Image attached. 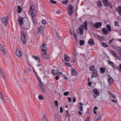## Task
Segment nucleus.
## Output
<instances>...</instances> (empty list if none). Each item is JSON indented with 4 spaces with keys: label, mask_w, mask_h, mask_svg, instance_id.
I'll list each match as a JSON object with an SVG mask.
<instances>
[{
    "label": "nucleus",
    "mask_w": 121,
    "mask_h": 121,
    "mask_svg": "<svg viewBox=\"0 0 121 121\" xmlns=\"http://www.w3.org/2000/svg\"><path fill=\"white\" fill-rule=\"evenodd\" d=\"M98 38L99 39L100 41H101L102 40V39L101 37L99 36H98Z\"/></svg>",
    "instance_id": "bf43d9fd"
},
{
    "label": "nucleus",
    "mask_w": 121,
    "mask_h": 121,
    "mask_svg": "<svg viewBox=\"0 0 121 121\" xmlns=\"http://www.w3.org/2000/svg\"><path fill=\"white\" fill-rule=\"evenodd\" d=\"M41 49L44 52H45L47 50V45L45 43H44L42 45Z\"/></svg>",
    "instance_id": "9d476101"
},
{
    "label": "nucleus",
    "mask_w": 121,
    "mask_h": 121,
    "mask_svg": "<svg viewBox=\"0 0 121 121\" xmlns=\"http://www.w3.org/2000/svg\"><path fill=\"white\" fill-rule=\"evenodd\" d=\"M18 21L19 23H23V22H25L24 21V19L23 18L21 17H19Z\"/></svg>",
    "instance_id": "dca6fc26"
},
{
    "label": "nucleus",
    "mask_w": 121,
    "mask_h": 121,
    "mask_svg": "<svg viewBox=\"0 0 121 121\" xmlns=\"http://www.w3.org/2000/svg\"><path fill=\"white\" fill-rule=\"evenodd\" d=\"M40 88L41 89L42 91L43 92H44L45 91L44 88L43 87V86H42Z\"/></svg>",
    "instance_id": "09e8293b"
},
{
    "label": "nucleus",
    "mask_w": 121,
    "mask_h": 121,
    "mask_svg": "<svg viewBox=\"0 0 121 121\" xmlns=\"http://www.w3.org/2000/svg\"><path fill=\"white\" fill-rule=\"evenodd\" d=\"M102 1L104 5L106 7L108 6V4L109 2H108V0H102Z\"/></svg>",
    "instance_id": "ddd939ff"
},
{
    "label": "nucleus",
    "mask_w": 121,
    "mask_h": 121,
    "mask_svg": "<svg viewBox=\"0 0 121 121\" xmlns=\"http://www.w3.org/2000/svg\"><path fill=\"white\" fill-rule=\"evenodd\" d=\"M111 53L112 54L113 56L115 57H116V56H117V55L116 52H115L114 51L112 50H111Z\"/></svg>",
    "instance_id": "b1692460"
},
{
    "label": "nucleus",
    "mask_w": 121,
    "mask_h": 121,
    "mask_svg": "<svg viewBox=\"0 0 121 121\" xmlns=\"http://www.w3.org/2000/svg\"><path fill=\"white\" fill-rule=\"evenodd\" d=\"M108 79L109 83L110 84H112L113 82V80L112 78L111 77H109Z\"/></svg>",
    "instance_id": "4468645a"
},
{
    "label": "nucleus",
    "mask_w": 121,
    "mask_h": 121,
    "mask_svg": "<svg viewBox=\"0 0 121 121\" xmlns=\"http://www.w3.org/2000/svg\"><path fill=\"white\" fill-rule=\"evenodd\" d=\"M35 7L34 5L32 6L30 8V11H32V12L34 11L35 9Z\"/></svg>",
    "instance_id": "7c9ffc66"
},
{
    "label": "nucleus",
    "mask_w": 121,
    "mask_h": 121,
    "mask_svg": "<svg viewBox=\"0 0 121 121\" xmlns=\"http://www.w3.org/2000/svg\"><path fill=\"white\" fill-rule=\"evenodd\" d=\"M114 39L113 38L112 39L109 40V44H111L112 43V41L114 40Z\"/></svg>",
    "instance_id": "603ef678"
},
{
    "label": "nucleus",
    "mask_w": 121,
    "mask_h": 121,
    "mask_svg": "<svg viewBox=\"0 0 121 121\" xmlns=\"http://www.w3.org/2000/svg\"><path fill=\"white\" fill-rule=\"evenodd\" d=\"M43 28L42 26H41L40 27H39L38 28V30H37V32L38 34L40 33L41 34H43Z\"/></svg>",
    "instance_id": "20e7f679"
},
{
    "label": "nucleus",
    "mask_w": 121,
    "mask_h": 121,
    "mask_svg": "<svg viewBox=\"0 0 121 121\" xmlns=\"http://www.w3.org/2000/svg\"><path fill=\"white\" fill-rule=\"evenodd\" d=\"M98 75V74L97 70H95L93 71L91 77L92 78L94 77H97Z\"/></svg>",
    "instance_id": "6e6552de"
},
{
    "label": "nucleus",
    "mask_w": 121,
    "mask_h": 121,
    "mask_svg": "<svg viewBox=\"0 0 121 121\" xmlns=\"http://www.w3.org/2000/svg\"><path fill=\"white\" fill-rule=\"evenodd\" d=\"M106 27L108 31L109 32L111 31V27L108 24L106 26Z\"/></svg>",
    "instance_id": "412c9836"
},
{
    "label": "nucleus",
    "mask_w": 121,
    "mask_h": 121,
    "mask_svg": "<svg viewBox=\"0 0 121 121\" xmlns=\"http://www.w3.org/2000/svg\"><path fill=\"white\" fill-rule=\"evenodd\" d=\"M105 69L104 68L101 67L100 69V71L102 73H104L105 72Z\"/></svg>",
    "instance_id": "bb28decb"
},
{
    "label": "nucleus",
    "mask_w": 121,
    "mask_h": 121,
    "mask_svg": "<svg viewBox=\"0 0 121 121\" xmlns=\"http://www.w3.org/2000/svg\"><path fill=\"white\" fill-rule=\"evenodd\" d=\"M43 56L45 59H47L49 58L48 55L45 52H44V54L43 55Z\"/></svg>",
    "instance_id": "f3484780"
},
{
    "label": "nucleus",
    "mask_w": 121,
    "mask_h": 121,
    "mask_svg": "<svg viewBox=\"0 0 121 121\" xmlns=\"http://www.w3.org/2000/svg\"><path fill=\"white\" fill-rule=\"evenodd\" d=\"M21 39L23 44H25L26 43L25 42V37L24 34V32L22 31H21Z\"/></svg>",
    "instance_id": "7ed1b4c3"
},
{
    "label": "nucleus",
    "mask_w": 121,
    "mask_h": 121,
    "mask_svg": "<svg viewBox=\"0 0 121 121\" xmlns=\"http://www.w3.org/2000/svg\"><path fill=\"white\" fill-rule=\"evenodd\" d=\"M97 4H98V6L100 8H101V6H102V3H101V2L100 1H98Z\"/></svg>",
    "instance_id": "473e14b6"
},
{
    "label": "nucleus",
    "mask_w": 121,
    "mask_h": 121,
    "mask_svg": "<svg viewBox=\"0 0 121 121\" xmlns=\"http://www.w3.org/2000/svg\"><path fill=\"white\" fill-rule=\"evenodd\" d=\"M36 15V13L35 11H33V12H31V16L32 18V17H35L34 16Z\"/></svg>",
    "instance_id": "5701e85b"
},
{
    "label": "nucleus",
    "mask_w": 121,
    "mask_h": 121,
    "mask_svg": "<svg viewBox=\"0 0 121 121\" xmlns=\"http://www.w3.org/2000/svg\"><path fill=\"white\" fill-rule=\"evenodd\" d=\"M0 74L2 78H4V75L2 71L0 68Z\"/></svg>",
    "instance_id": "cd10ccee"
},
{
    "label": "nucleus",
    "mask_w": 121,
    "mask_h": 121,
    "mask_svg": "<svg viewBox=\"0 0 121 121\" xmlns=\"http://www.w3.org/2000/svg\"><path fill=\"white\" fill-rule=\"evenodd\" d=\"M62 3L64 4H67L68 3V1L66 0L65 1H63L62 2Z\"/></svg>",
    "instance_id": "a19ab883"
},
{
    "label": "nucleus",
    "mask_w": 121,
    "mask_h": 121,
    "mask_svg": "<svg viewBox=\"0 0 121 121\" xmlns=\"http://www.w3.org/2000/svg\"><path fill=\"white\" fill-rule=\"evenodd\" d=\"M63 112V109L62 108L61 106L60 107V113H62Z\"/></svg>",
    "instance_id": "de8ad7c7"
},
{
    "label": "nucleus",
    "mask_w": 121,
    "mask_h": 121,
    "mask_svg": "<svg viewBox=\"0 0 121 121\" xmlns=\"http://www.w3.org/2000/svg\"><path fill=\"white\" fill-rule=\"evenodd\" d=\"M116 10L120 14H121V7L119 6L117 9Z\"/></svg>",
    "instance_id": "393cba45"
},
{
    "label": "nucleus",
    "mask_w": 121,
    "mask_h": 121,
    "mask_svg": "<svg viewBox=\"0 0 121 121\" xmlns=\"http://www.w3.org/2000/svg\"><path fill=\"white\" fill-rule=\"evenodd\" d=\"M102 46L104 47H109V46L108 45H107V44L105 43H102Z\"/></svg>",
    "instance_id": "4c0bfd02"
},
{
    "label": "nucleus",
    "mask_w": 121,
    "mask_h": 121,
    "mask_svg": "<svg viewBox=\"0 0 121 121\" xmlns=\"http://www.w3.org/2000/svg\"><path fill=\"white\" fill-rule=\"evenodd\" d=\"M80 46L83 45L84 44V41L83 40H80Z\"/></svg>",
    "instance_id": "ea45409f"
},
{
    "label": "nucleus",
    "mask_w": 121,
    "mask_h": 121,
    "mask_svg": "<svg viewBox=\"0 0 121 121\" xmlns=\"http://www.w3.org/2000/svg\"><path fill=\"white\" fill-rule=\"evenodd\" d=\"M50 1L51 3L54 4H55L56 3V1H54L53 0H50Z\"/></svg>",
    "instance_id": "49530a36"
},
{
    "label": "nucleus",
    "mask_w": 121,
    "mask_h": 121,
    "mask_svg": "<svg viewBox=\"0 0 121 121\" xmlns=\"http://www.w3.org/2000/svg\"><path fill=\"white\" fill-rule=\"evenodd\" d=\"M68 100L69 102H71V99L70 97H68Z\"/></svg>",
    "instance_id": "e2e57ef3"
},
{
    "label": "nucleus",
    "mask_w": 121,
    "mask_h": 121,
    "mask_svg": "<svg viewBox=\"0 0 121 121\" xmlns=\"http://www.w3.org/2000/svg\"><path fill=\"white\" fill-rule=\"evenodd\" d=\"M69 93L68 91H66L64 92V93L63 94L65 96H67L68 95V94H69Z\"/></svg>",
    "instance_id": "c03bdc74"
},
{
    "label": "nucleus",
    "mask_w": 121,
    "mask_h": 121,
    "mask_svg": "<svg viewBox=\"0 0 121 121\" xmlns=\"http://www.w3.org/2000/svg\"><path fill=\"white\" fill-rule=\"evenodd\" d=\"M78 22H82V23H87L86 21L84 20L83 17H82L81 18H79L78 20Z\"/></svg>",
    "instance_id": "2eb2a0df"
},
{
    "label": "nucleus",
    "mask_w": 121,
    "mask_h": 121,
    "mask_svg": "<svg viewBox=\"0 0 121 121\" xmlns=\"http://www.w3.org/2000/svg\"><path fill=\"white\" fill-rule=\"evenodd\" d=\"M68 9L69 14L71 15L72 14L74 10V7L71 4H70L68 8Z\"/></svg>",
    "instance_id": "f03ea898"
},
{
    "label": "nucleus",
    "mask_w": 121,
    "mask_h": 121,
    "mask_svg": "<svg viewBox=\"0 0 121 121\" xmlns=\"http://www.w3.org/2000/svg\"><path fill=\"white\" fill-rule=\"evenodd\" d=\"M87 23H84V25H82L81 26L79 27L77 30V33L81 35H82L83 33V28L85 29L86 30L87 29Z\"/></svg>",
    "instance_id": "f257e3e1"
},
{
    "label": "nucleus",
    "mask_w": 121,
    "mask_h": 121,
    "mask_svg": "<svg viewBox=\"0 0 121 121\" xmlns=\"http://www.w3.org/2000/svg\"><path fill=\"white\" fill-rule=\"evenodd\" d=\"M42 23H46V21L45 20H43L42 21Z\"/></svg>",
    "instance_id": "338daca9"
},
{
    "label": "nucleus",
    "mask_w": 121,
    "mask_h": 121,
    "mask_svg": "<svg viewBox=\"0 0 121 121\" xmlns=\"http://www.w3.org/2000/svg\"><path fill=\"white\" fill-rule=\"evenodd\" d=\"M39 84V86L40 88L42 86V85H43V84L42 83V84Z\"/></svg>",
    "instance_id": "052dcab7"
},
{
    "label": "nucleus",
    "mask_w": 121,
    "mask_h": 121,
    "mask_svg": "<svg viewBox=\"0 0 121 121\" xmlns=\"http://www.w3.org/2000/svg\"><path fill=\"white\" fill-rule=\"evenodd\" d=\"M116 56V58H117L119 60H120V57L117 55Z\"/></svg>",
    "instance_id": "680f3d73"
},
{
    "label": "nucleus",
    "mask_w": 121,
    "mask_h": 121,
    "mask_svg": "<svg viewBox=\"0 0 121 121\" xmlns=\"http://www.w3.org/2000/svg\"><path fill=\"white\" fill-rule=\"evenodd\" d=\"M43 115L42 116L43 119H42V121H47V119L45 117V114H43Z\"/></svg>",
    "instance_id": "2f4dec72"
},
{
    "label": "nucleus",
    "mask_w": 121,
    "mask_h": 121,
    "mask_svg": "<svg viewBox=\"0 0 121 121\" xmlns=\"http://www.w3.org/2000/svg\"><path fill=\"white\" fill-rule=\"evenodd\" d=\"M17 13H20L22 12V9L21 7L19 6H17Z\"/></svg>",
    "instance_id": "6ab92c4d"
},
{
    "label": "nucleus",
    "mask_w": 121,
    "mask_h": 121,
    "mask_svg": "<svg viewBox=\"0 0 121 121\" xmlns=\"http://www.w3.org/2000/svg\"><path fill=\"white\" fill-rule=\"evenodd\" d=\"M108 64L109 65L112 66V67H114V63H113L112 62V61H108Z\"/></svg>",
    "instance_id": "c85d7f7f"
},
{
    "label": "nucleus",
    "mask_w": 121,
    "mask_h": 121,
    "mask_svg": "<svg viewBox=\"0 0 121 121\" xmlns=\"http://www.w3.org/2000/svg\"><path fill=\"white\" fill-rule=\"evenodd\" d=\"M33 72L34 73L35 75H36L37 76V75H38L37 74V73L36 72L35 69H34L33 70Z\"/></svg>",
    "instance_id": "6e6d98bb"
},
{
    "label": "nucleus",
    "mask_w": 121,
    "mask_h": 121,
    "mask_svg": "<svg viewBox=\"0 0 121 121\" xmlns=\"http://www.w3.org/2000/svg\"><path fill=\"white\" fill-rule=\"evenodd\" d=\"M54 104H55L56 106L57 107L58 106V102L57 100H55L54 101Z\"/></svg>",
    "instance_id": "79ce46f5"
},
{
    "label": "nucleus",
    "mask_w": 121,
    "mask_h": 121,
    "mask_svg": "<svg viewBox=\"0 0 121 121\" xmlns=\"http://www.w3.org/2000/svg\"><path fill=\"white\" fill-rule=\"evenodd\" d=\"M95 69V67H94V66L93 65H91V66L90 67L89 69L91 71H92L94 70Z\"/></svg>",
    "instance_id": "f704fd0d"
},
{
    "label": "nucleus",
    "mask_w": 121,
    "mask_h": 121,
    "mask_svg": "<svg viewBox=\"0 0 121 121\" xmlns=\"http://www.w3.org/2000/svg\"><path fill=\"white\" fill-rule=\"evenodd\" d=\"M66 114L65 115L66 117V118L67 117H68L69 118H70L71 116L68 111V110H66Z\"/></svg>",
    "instance_id": "aec40b11"
},
{
    "label": "nucleus",
    "mask_w": 121,
    "mask_h": 121,
    "mask_svg": "<svg viewBox=\"0 0 121 121\" xmlns=\"http://www.w3.org/2000/svg\"><path fill=\"white\" fill-rule=\"evenodd\" d=\"M16 55L17 56L21 57L22 55V53L20 51H17V50L16 51Z\"/></svg>",
    "instance_id": "9b49d317"
},
{
    "label": "nucleus",
    "mask_w": 121,
    "mask_h": 121,
    "mask_svg": "<svg viewBox=\"0 0 121 121\" xmlns=\"http://www.w3.org/2000/svg\"><path fill=\"white\" fill-rule=\"evenodd\" d=\"M0 50L3 53V55L5 56L6 54L5 50L2 45L0 44Z\"/></svg>",
    "instance_id": "0eeeda50"
},
{
    "label": "nucleus",
    "mask_w": 121,
    "mask_h": 121,
    "mask_svg": "<svg viewBox=\"0 0 121 121\" xmlns=\"http://www.w3.org/2000/svg\"><path fill=\"white\" fill-rule=\"evenodd\" d=\"M64 78L66 81H67L68 80V78L65 76H64Z\"/></svg>",
    "instance_id": "13d9d810"
},
{
    "label": "nucleus",
    "mask_w": 121,
    "mask_h": 121,
    "mask_svg": "<svg viewBox=\"0 0 121 121\" xmlns=\"http://www.w3.org/2000/svg\"><path fill=\"white\" fill-rule=\"evenodd\" d=\"M5 27H6L7 25V23H3Z\"/></svg>",
    "instance_id": "69168bd1"
},
{
    "label": "nucleus",
    "mask_w": 121,
    "mask_h": 121,
    "mask_svg": "<svg viewBox=\"0 0 121 121\" xmlns=\"http://www.w3.org/2000/svg\"><path fill=\"white\" fill-rule=\"evenodd\" d=\"M88 43H90L92 45H93L94 44V43L93 42V40L92 39H90L88 42Z\"/></svg>",
    "instance_id": "a878e982"
},
{
    "label": "nucleus",
    "mask_w": 121,
    "mask_h": 121,
    "mask_svg": "<svg viewBox=\"0 0 121 121\" xmlns=\"http://www.w3.org/2000/svg\"><path fill=\"white\" fill-rule=\"evenodd\" d=\"M92 91L94 93L93 96L94 98H96L99 95V91L96 89H94Z\"/></svg>",
    "instance_id": "39448f33"
},
{
    "label": "nucleus",
    "mask_w": 121,
    "mask_h": 121,
    "mask_svg": "<svg viewBox=\"0 0 121 121\" xmlns=\"http://www.w3.org/2000/svg\"><path fill=\"white\" fill-rule=\"evenodd\" d=\"M38 98L39 99L42 100L43 99L44 97L42 95H40L39 96Z\"/></svg>",
    "instance_id": "c9c22d12"
},
{
    "label": "nucleus",
    "mask_w": 121,
    "mask_h": 121,
    "mask_svg": "<svg viewBox=\"0 0 121 121\" xmlns=\"http://www.w3.org/2000/svg\"><path fill=\"white\" fill-rule=\"evenodd\" d=\"M65 64L66 65V66H67L71 67V65L70 63H65Z\"/></svg>",
    "instance_id": "3c124183"
},
{
    "label": "nucleus",
    "mask_w": 121,
    "mask_h": 121,
    "mask_svg": "<svg viewBox=\"0 0 121 121\" xmlns=\"http://www.w3.org/2000/svg\"><path fill=\"white\" fill-rule=\"evenodd\" d=\"M1 22L3 23H7L9 22V20H8L7 18L6 17L3 18H1L0 19Z\"/></svg>",
    "instance_id": "1a4fd4ad"
},
{
    "label": "nucleus",
    "mask_w": 121,
    "mask_h": 121,
    "mask_svg": "<svg viewBox=\"0 0 121 121\" xmlns=\"http://www.w3.org/2000/svg\"><path fill=\"white\" fill-rule=\"evenodd\" d=\"M71 73L73 75H75L77 74L76 71L73 69H72Z\"/></svg>",
    "instance_id": "c756f323"
},
{
    "label": "nucleus",
    "mask_w": 121,
    "mask_h": 121,
    "mask_svg": "<svg viewBox=\"0 0 121 121\" xmlns=\"http://www.w3.org/2000/svg\"><path fill=\"white\" fill-rule=\"evenodd\" d=\"M76 98L75 97H74L73 98V102H75L76 101Z\"/></svg>",
    "instance_id": "4d7b16f0"
},
{
    "label": "nucleus",
    "mask_w": 121,
    "mask_h": 121,
    "mask_svg": "<svg viewBox=\"0 0 121 121\" xmlns=\"http://www.w3.org/2000/svg\"><path fill=\"white\" fill-rule=\"evenodd\" d=\"M102 25V23H95L94 25V27L96 28H100Z\"/></svg>",
    "instance_id": "f8f14e48"
},
{
    "label": "nucleus",
    "mask_w": 121,
    "mask_h": 121,
    "mask_svg": "<svg viewBox=\"0 0 121 121\" xmlns=\"http://www.w3.org/2000/svg\"><path fill=\"white\" fill-rule=\"evenodd\" d=\"M102 33L104 35H106L109 33L108 31L105 28H103L102 29Z\"/></svg>",
    "instance_id": "423d86ee"
},
{
    "label": "nucleus",
    "mask_w": 121,
    "mask_h": 121,
    "mask_svg": "<svg viewBox=\"0 0 121 121\" xmlns=\"http://www.w3.org/2000/svg\"><path fill=\"white\" fill-rule=\"evenodd\" d=\"M55 79L57 80H58L59 79V77L58 76H56L55 77Z\"/></svg>",
    "instance_id": "0e129e2a"
},
{
    "label": "nucleus",
    "mask_w": 121,
    "mask_h": 121,
    "mask_svg": "<svg viewBox=\"0 0 121 121\" xmlns=\"http://www.w3.org/2000/svg\"><path fill=\"white\" fill-rule=\"evenodd\" d=\"M64 56L65 57L64 59L66 61H69V58L66 54H64Z\"/></svg>",
    "instance_id": "a211bd4d"
},
{
    "label": "nucleus",
    "mask_w": 121,
    "mask_h": 121,
    "mask_svg": "<svg viewBox=\"0 0 121 121\" xmlns=\"http://www.w3.org/2000/svg\"><path fill=\"white\" fill-rule=\"evenodd\" d=\"M79 110L80 111H83V109L82 107L81 106H79Z\"/></svg>",
    "instance_id": "5fc2aeb1"
},
{
    "label": "nucleus",
    "mask_w": 121,
    "mask_h": 121,
    "mask_svg": "<svg viewBox=\"0 0 121 121\" xmlns=\"http://www.w3.org/2000/svg\"><path fill=\"white\" fill-rule=\"evenodd\" d=\"M110 95L111 96H112V97L113 99H115V95L114 94H112V93H110Z\"/></svg>",
    "instance_id": "8fccbe9b"
},
{
    "label": "nucleus",
    "mask_w": 121,
    "mask_h": 121,
    "mask_svg": "<svg viewBox=\"0 0 121 121\" xmlns=\"http://www.w3.org/2000/svg\"><path fill=\"white\" fill-rule=\"evenodd\" d=\"M32 20L33 23H37L38 21L35 17H32Z\"/></svg>",
    "instance_id": "e433bc0d"
},
{
    "label": "nucleus",
    "mask_w": 121,
    "mask_h": 121,
    "mask_svg": "<svg viewBox=\"0 0 121 121\" xmlns=\"http://www.w3.org/2000/svg\"><path fill=\"white\" fill-rule=\"evenodd\" d=\"M62 11L60 10H58L56 12V13L57 14H60L61 13Z\"/></svg>",
    "instance_id": "58836bf2"
},
{
    "label": "nucleus",
    "mask_w": 121,
    "mask_h": 121,
    "mask_svg": "<svg viewBox=\"0 0 121 121\" xmlns=\"http://www.w3.org/2000/svg\"><path fill=\"white\" fill-rule=\"evenodd\" d=\"M91 82H89L88 83V85L90 86H91Z\"/></svg>",
    "instance_id": "774afa93"
},
{
    "label": "nucleus",
    "mask_w": 121,
    "mask_h": 121,
    "mask_svg": "<svg viewBox=\"0 0 121 121\" xmlns=\"http://www.w3.org/2000/svg\"><path fill=\"white\" fill-rule=\"evenodd\" d=\"M108 6H109L111 9L112 7V5L110 2L108 3Z\"/></svg>",
    "instance_id": "a18cd8bd"
},
{
    "label": "nucleus",
    "mask_w": 121,
    "mask_h": 121,
    "mask_svg": "<svg viewBox=\"0 0 121 121\" xmlns=\"http://www.w3.org/2000/svg\"><path fill=\"white\" fill-rule=\"evenodd\" d=\"M52 74L54 75H56L57 73L56 72V70H53L52 71Z\"/></svg>",
    "instance_id": "72a5a7b5"
},
{
    "label": "nucleus",
    "mask_w": 121,
    "mask_h": 121,
    "mask_svg": "<svg viewBox=\"0 0 121 121\" xmlns=\"http://www.w3.org/2000/svg\"><path fill=\"white\" fill-rule=\"evenodd\" d=\"M117 49L119 52V54H121V48L120 47H118L117 48Z\"/></svg>",
    "instance_id": "37998d69"
},
{
    "label": "nucleus",
    "mask_w": 121,
    "mask_h": 121,
    "mask_svg": "<svg viewBox=\"0 0 121 121\" xmlns=\"http://www.w3.org/2000/svg\"><path fill=\"white\" fill-rule=\"evenodd\" d=\"M32 57L33 58L35 59L36 60H38V62H40V58L37 56H32Z\"/></svg>",
    "instance_id": "4be33fe9"
},
{
    "label": "nucleus",
    "mask_w": 121,
    "mask_h": 121,
    "mask_svg": "<svg viewBox=\"0 0 121 121\" xmlns=\"http://www.w3.org/2000/svg\"><path fill=\"white\" fill-rule=\"evenodd\" d=\"M37 77H38V80L40 82V83L42 84V82L41 81V79L39 77L38 75L37 76Z\"/></svg>",
    "instance_id": "864d4df0"
}]
</instances>
